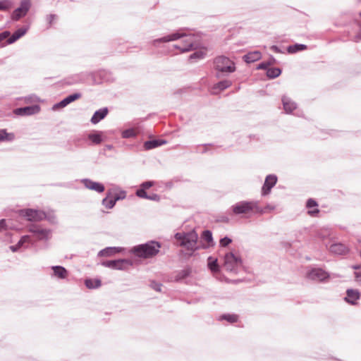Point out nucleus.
<instances>
[{
    "mask_svg": "<svg viewBox=\"0 0 361 361\" xmlns=\"http://www.w3.org/2000/svg\"><path fill=\"white\" fill-rule=\"evenodd\" d=\"M180 37L183 38L180 42L181 44L176 45V47L180 49L181 51H188L197 49L200 45L199 37L195 35H180L179 33H174L159 39V41L166 42L176 40Z\"/></svg>",
    "mask_w": 361,
    "mask_h": 361,
    "instance_id": "obj_1",
    "label": "nucleus"
},
{
    "mask_svg": "<svg viewBox=\"0 0 361 361\" xmlns=\"http://www.w3.org/2000/svg\"><path fill=\"white\" fill-rule=\"evenodd\" d=\"M257 212H261L260 206L256 201H241L231 207V215L242 218H250Z\"/></svg>",
    "mask_w": 361,
    "mask_h": 361,
    "instance_id": "obj_2",
    "label": "nucleus"
},
{
    "mask_svg": "<svg viewBox=\"0 0 361 361\" xmlns=\"http://www.w3.org/2000/svg\"><path fill=\"white\" fill-rule=\"evenodd\" d=\"M160 247L159 243L150 242L134 247L133 252L139 257L149 258L156 255L159 252Z\"/></svg>",
    "mask_w": 361,
    "mask_h": 361,
    "instance_id": "obj_3",
    "label": "nucleus"
},
{
    "mask_svg": "<svg viewBox=\"0 0 361 361\" xmlns=\"http://www.w3.org/2000/svg\"><path fill=\"white\" fill-rule=\"evenodd\" d=\"M176 238L180 246L185 247L188 250H195L197 248V234L195 232L188 233H178L176 234Z\"/></svg>",
    "mask_w": 361,
    "mask_h": 361,
    "instance_id": "obj_4",
    "label": "nucleus"
},
{
    "mask_svg": "<svg viewBox=\"0 0 361 361\" xmlns=\"http://www.w3.org/2000/svg\"><path fill=\"white\" fill-rule=\"evenodd\" d=\"M215 68L223 73H232L235 71V65L228 58L219 56L214 60Z\"/></svg>",
    "mask_w": 361,
    "mask_h": 361,
    "instance_id": "obj_5",
    "label": "nucleus"
},
{
    "mask_svg": "<svg viewBox=\"0 0 361 361\" xmlns=\"http://www.w3.org/2000/svg\"><path fill=\"white\" fill-rule=\"evenodd\" d=\"M20 214L30 221H40L46 218V214L40 210L27 209L20 211Z\"/></svg>",
    "mask_w": 361,
    "mask_h": 361,
    "instance_id": "obj_6",
    "label": "nucleus"
},
{
    "mask_svg": "<svg viewBox=\"0 0 361 361\" xmlns=\"http://www.w3.org/2000/svg\"><path fill=\"white\" fill-rule=\"evenodd\" d=\"M240 264V258L235 255L233 252H228L225 255L224 267L227 270L232 271Z\"/></svg>",
    "mask_w": 361,
    "mask_h": 361,
    "instance_id": "obj_7",
    "label": "nucleus"
},
{
    "mask_svg": "<svg viewBox=\"0 0 361 361\" xmlns=\"http://www.w3.org/2000/svg\"><path fill=\"white\" fill-rule=\"evenodd\" d=\"M30 7V0H22L20 6L16 9L12 14V19L19 20L25 16Z\"/></svg>",
    "mask_w": 361,
    "mask_h": 361,
    "instance_id": "obj_8",
    "label": "nucleus"
},
{
    "mask_svg": "<svg viewBox=\"0 0 361 361\" xmlns=\"http://www.w3.org/2000/svg\"><path fill=\"white\" fill-rule=\"evenodd\" d=\"M28 230L33 233L38 240H47L50 237L51 232L49 230L44 229L38 226L32 225Z\"/></svg>",
    "mask_w": 361,
    "mask_h": 361,
    "instance_id": "obj_9",
    "label": "nucleus"
},
{
    "mask_svg": "<svg viewBox=\"0 0 361 361\" xmlns=\"http://www.w3.org/2000/svg\"><path fill=\"white\" fill-rule=\"evenodd\" d=\"M307 277L312 280L324 281L329 278L327 272L322 269H313L307 273Z\"/></svg>",
    "mask_w": 361,
    "mask_h": 361,
    "instance_id": "obj_10",
    "label": "nucleus"
},
{
    "mask_svg": "<svg viewBox=\"0 0 361 361\" xmlns=\"http://www.w3.org/2000/svg\"><path fill=\"white\" fill-rule=\"evenodd\" d=\"M277 177L274 175H269L267 176L264 185L262 189V195H267L271 191V189L276 185Z\"/></svg>",
    "mask_w": 361,
    "mask_h": 361,
    "instance_id": "obj_11",
    "label": "nucleus"
},
{
    "mask_svg": "<svg viewBox=\"0 0 361 361\" xmlns=\"http://www.w3.org/2000/svg\"><path fill=\"white\" fill-rule=\"evenodd\" d=\"M39 111L38 106H26L23 108H18L13 110V113L18 116H30L37 114Z\"/></svg>",
    "mask_w": 361,
    "mask_h": 361,
    "instance_id": "obj_12",
    "label": "nucleus"
},
{
    "mask_svg": "<svg viewBox=\"0 0 361 361\" xmlns=\"http://www.w3.org/2000/svg\"><path fill=\"white\" fill-rule=\"evenodd\" d=\"M306 207L307 208V214L311 216H317L319 213V209H318L317 202L313 199H309L306 204Z\"/></svg>",
    "mask_w": 361,
    "mask_h": 361,
    "instance_id": "obj_13",
    "label": "nucleus"
},
{
    "mask_svg": "<svg viewBox=\"0 0 361 361\" xmlns=\"http://www.w3.org/2000/svg\"><path fill=\"white\" fill-rule=\"evenodd\" d=\"M81 97H82V95L80 93H75V94H71L68 97H67L66 98H65L64 99H63L61 102H60L59 104H57L55 106V107H59V108L65 107L68 104L80 99Z\"/></svg>",
    "mask_w": 361,
    "mask_h": 361,
    "instance_id": "obj_14",
    "label": "nucleus"
},
{
    "mask_svg": "<svg viewBox=\"0 0 361 361\" xmlns=\"http://www.w3.org/2000/svg\"><path fill=\"white\" fill-rule=\"evenodd\" d=\"M329 250L331 252L337 255H345L348 252L347 246L342 243H335L330 246Z\"/></svg>",
    "mask_w": 361,
    "mask_h": 361,
    "instance_id": "obj_15",
    "label": "nucleus"
},
{
    "mask_svg": "<svg viewBox=\"0 0 361 361\" xmlns=\"http://www.w3.org/2000/svg\"><path fill=\"white\" fill-rule=\"evenodd\" d=\"M347 296L345 297V300L352 304L355 305L356 301L360 298V294L358 290L353 289H348L347 290Z\"/></svg>",
    "mask_w": 361,
    "mask_h": 361,
    "instance_id": "obj_16",
    "label": "nucleus"
},
{
    "mask_svg": "<svg viewBox=\"0 0 361 361\" xmlns=\"http://www.w3.org/2000/svg\"><path fill=\"white\" fill-rule=\"evenodd\" d=\"M108 114L107 108H104L97 111L91 118V122L94 124H97L101 120L104 118Z\"/></svg>",
    "mask_w": 361,
    "mask_h": 361,
    "instance_id": "obj_17",
    "label": "nucleus"
},
{
    "mask_svg": "<svg viewBox=\"0 0 361 361\" xmlns=\"http://www.w3.org/2000/svg\"><path fill=\"white\" fill-rule=\"evenodd\" d=\"M282 102L283 109L286 113H291L297 107L296 104L288 97H283L282 98Z\"/></svg>",
    "mask_w": 361,
    "mask_h": 361,
    "instance_id": "obj_18",
    "label": "nucleus"
},
{
    "mask_svg": "<svg viewBox=\"0 0 361 361\" xmlns=\"http://www.w3.org/2000/svg\"><path fill=\"white\" fill-rule=\"evenodd\" d=\"M231 85V82L229 80H224L215 85L212 89V93L214 94H219L221 91L226 89Z\"/></svg>",
    "mask_w": 361,
    "mask_h": 361,
    "instance_id": "obj_19",
    "label": "nucleus"
},
{
    "mask_svg": "<svg viewBox=\"0 0 361 361\" xmlns=\"http://www.w3.org/2000/svg\"><path fill=\"white\" fill-rule=\"evenodd\" d=\"M27 27H20L7 40L8 44H12L23 37L27 32Z\"/></svg>",
    "mask_w": 361,
    "mask_h": 361,
    "instance_id": "obj_20",
    "label": "nucleus"
},
{
    "mask_svg": "<svg viewBox=\"0 0 361 361\" xmlns=\"http://www.w3.org/2000/svg\"><path fill=\"white\" fill-rule=\"evenodd\" d=\"M137 196L140 198L148 199L154 201H159V196L157 194H152V195H148L146 190L142 188H140L136 192Z\"/></svg>",
    "mask_w": 361,
    "mask_h": 361,
    "instance_id": "obj_21",
    "label": "nucleus"
},
{
    "mask_svg": "<svg viewBox=\"0 0 361 361\" xmlns=\"http://www.w3.org/2000/svg\"><path fill=\"white\" fill-rule=\"evenodd\" d=\"M128 264V262L126 260H114L106 262L104 265L109 267L121 269Z\"/></svg>",
    "mask_w": 361,
    "mask_h": 361,
    "instance_id": "obj_22",
    "label": "nucleus"
},
{
    "mask_svg": "<svg viewBox=\"0 0 361 361\" xmlns=\"http://www.w3.org/2000/svg\"><path fill=\"white\" fill-rule=\"evenodd\" d=\"M85 185L87 188L97 191L99 192H102L104 190V185L99 183L93 182L91 180H85Z\"/></svg>",
    "mask_w": 361,
    "mask_h": 361,
    "instance_id": "obj_23",
    "label": "nucleus"
},
{
    "mask_svg": "<svg viewBox=\"0 0 361 361\" xmlns=\"http://www.w3.org/2000/svg\"><path fill=\"white\" fill-rule=\"evenodd\" d=\"M243 58L247 63H252L260 59L261 53L258 51H252L245 55Z\"/></svg>",
    "mask_w": 361,
    "mask_h": 361,
    "instance_id": "obj_24",
    "label": "nucleus"
},
{
    "mask_svg": "<svg viewBox=\"0 0 361 361\" xmlns=\"http://www.w3.org/2000/svg\"><path fill=\"white\" fill-rule=\"evenodd\" d=\"M15 139V134L13 133H7L6 130H0V142H11Z\"/></svg>",
    "mask_w": 361,
    "mask_h": 361,
    "instance_id": "obj_25",
    "label": "nucleus"
},
{
    "mask_svg": "<svg viewBox=\"0 0 361 361\" xmlns=\"http://www.w3.org/2000/svg\"><path fill=\"white\" fill-rule=\"evenodd\" d=\"M54 275L59 279H66L68 276V271L66 269L60 266L53 267Z\"/></svg>",
    "mask_w": 361,
    "mask_h": 361,
    "instance_id": "obj_26",
    "label": "nucleus"
},
{
    "mask_svg": "<svg viewBox=\"0 0 361 361\" xmlns=\"http://www.w3.org/2000/svg\"><path fill=\"white\" fill-rule=\"evenodd\" d=\"M164 143H165V142L163 140H149V141H147L145 142L144 147L145 149H151L157 147L159 146H161Z\"/></svg>",
    "mask_w": 361,
    "mask_h": 361,
    "instance_id": "obj_27",
    "label": "nucleus"
},
{
    "mask_svg": "<svg viewBox=\"0 0 361 361\" xmlns=\"http://www.w3.org/2000/svg\"><path fill=\"white\" fill-rule=\"evenodd\" d=\"M85 283L88 288H96L101 286V281L98 279H89L85 280Z\"/></svg>",
    "mask_w": 361,
    "mask_h": 361,
    "instance_id": "obj_28",
    "label": "nucleus"
},
{
    "mask_svg": "<svg viewBox=\"0 0 361 361\" xmlns=\"http://www.w3.org/2000/svg\"><path fill=\"white\" fill-rule=\"evenodd\" d=\"M307 49V46L305 44H295L290 45L288 47L287 51L290 54H294L298 51H303Z\"/></svg>",
    "mask_w": 361,
    "mask_h": 361,
    "instance_id": "obj_29",
    "label": "nucleus"
},
{
    "mask_svg": "<svg viewBox=\"0 0 361 361\" xmlns=\"http://www.w3.org/2000/svg\"><path fill=\"white\" fill-rule=\"evenodd\" d=\"M102 133H91L88 135V139L95 145H99L102 142Z\"/></svg>",
    "mask_w": 361,
    "mask_h": 361,
    "instance_id": "obj_30",
    "label": "nucleus"
},
{
    "mask_svg": "<svg viewBox=\"0 0 361 361\" xmlns=\"http://www.w3.org/2000/svg\"><path fill=\"white\" fill-rule=\"evenodd\" d=\"M208 267L212 272H218L219 270L217 259L212 257L208 258Z\"/></svg>",
    "mask_w": 361,
    "mask_h": 361,
    "instance_id": "obj_31",
    "label": "nucleus"
},
{
    "mask_svg": "<svg viewBox=\"0 0 361 361\" xmlns=\"http://www.w3.org/2000/svg\"><path fill=\"white\" fill-rule=\"evenodd\" d=\"M116 202V200L114 197H106L102 201L103 204L108 209H111Z\"/></svg>",
    "mask_w": 361,
    "mask_h": 361,
    "instance_id": "obj_32",
    "label": "nucleus"
},
{
    "mask_svg": "<svg viewBox=\"0 0 361 361\" xmlns=\"http://www.w3.org/2000/svg\"><path fill=\"white\" fill-rule=\"evenodd\" d=\"M281 73L280 68H269L267 71V75L269 78H274L278 77Z\"/></svg>",
    "mask_w": 361,
    "mask_h": 361,
    "instance_id": "obj_33",
    "label": "nucleus"
},
{
    "mask_svg": "<svg viewBox=\"0 0 361 361\" xmlns=\"http://www.w3.org/2000/svg\"><path fill=\"white\" fill-rule=\"evenodd\" d=\"M12 7V3L9 0L0 1V11H6Z\"/></svg>",
    "mask_w": 361,
    "mask_h": 361,
    "instance_id": "obj_34",
    "label": "nucleus"
},
{
    "mask_svg": "<svg viewBox=\"0 0 361 361\" xmlns=\"http://www.w3.org/2000/svg\"><path fill=\"white\" fill-rule=\"evenodd\" d=\"M117 252H118V250L116 248L109 247V248L102 250L99 252V254L102 256H111Z\"/></svg>",
    "mask_w": 361,
    "mask_h": 361,
    "instance_id": "obj_35",
    "label": "nucleus"
},
{
    "mask_svg": "<svg viewBox=\"0 0 361 361\" xmlns=\"http://www.w3.org/2000/svg\"><path fill=\"white\" fill-rule=\"evenodd\" d=\"M222 319L228 321V322L233 324L235 323L238 320V316L236 314H225L222 316Z\"/></svg>",
    "mask_w": 361,
    "mask_h": 361,
    "instance_id": "obj_36",
    "label": "nucleus"
},
{
    "mask_svg": "<svg viewBox=\"0 0 361 361\" xmlns=\"http://www.w3.org/2000/svg\"><path fill=\"white\" fill-rule=\"evenodd\" d=\"M274 209H275L274 206H272L270 204L267 205L264 208H262L260 207L261 212H257V214H262L264 213H269V212H271V211H273Z\"/></svg>",
    "mask_w": 361,
    "mask_h": 361,
    "instance_id": "obj_37",
    "label": "nucleus"
},
{
    "mask_svg": "<svg viewBox=\"0 0 361 361\" xmlns=\"http://www.w3.org/2000/svg\"><path fill=\"white\" fill-rule=\"evenodd\" d=\"M205 50H200L199 51H196L190 56V59H202L205 55Z\"/></svg>",
    "mask_w": 361,
    "mask_h": 361,
    "instance_id": "obj_38",
    "label": "nucleus"
},
{
    "mask_svg": "<svg viewBox=\"0 0 361 361\" xmlns=\"http://www.w3.org/2000/svg\"><path fill=\"white\" fill-rule=\"evenodd\" d=\"M203 238H204V240L207 242V243H209L210 241H212V233L209 231H205L203 232Z\"/></svg>",
    "mask_w": 361,
    "mask_h": 361,
    "instance_id": "obj_39",
    "label": "nucleus"
},
{
    "mask_svg": "<svg viewBox=\"0 0 361 361\" xmlns=\"http://www.w3.org/2000/svg\"><path fill=\"white\" fill-rule=\"evenodd\" d=\"M30 241V236L29 235H24L23 236L20 240L18 243V247H20L25 243Z\"/></svg>",
    "mask_w": 361,
    "mask_h": 361,
    "instance_id": "obj_40",
    "label": "nucleus"
},
{
    "mask_svg": "<svg viewBox=\"0 0 361 361\" xmlns=\"http://www.w3.org/2000/svg\"><path fill=\"white\" fill-rule=\"evenodd\" d=\"M114 197H115L116 201L118 200H123V199H124L126 197V192L120 191L118 192H116L114 195Z\"/></svg>",
    "mask_w": 361,
    "mask_h": 361,
    "instance_id": "obj_41",
    "label": "nucleus"
},
{
    "mask_svg": "<svg viewBox=\"0 0 361 361\" xmlns=\"http://www.w3.org/2000/svg\"><path fill=\"white\" fill-rule=\"evenodd\" d=\"M154 185V183L152 181H146L141 184L140 188L144 190H147L151 188Z\"/></svg>",
    "mask_w": 361,
    "mask_h": 361,
    "instance_id": "obj_42",
    "label": "nucleus"
},
{
    "mask_svg": "<svg viewBox=\"0 0 361 361\" xmlns=\"http://www.w3.org/2000/svg\"><path fill=\"white\" fill-rule=\"evenodd\" d=\"M231 243V240L227 237L222 238L220 240V245L222 247H226Z\"/></svg>",
    "mask_w": 361,
    "mask_h": 361,
    "instance_id": "obj_43",
    "label": "nucleus"
},
{
    "mask_svg": "<svg viewBox=\"0 0 361 361\" xmlns=\"http://www.w3.org/2000/svg\"><path fill=\"white\" fill-rule=\"evenodd\" d=\"M56 16L55 15H53V14H50L49 16H47V23L51 25L53 22L56 20Z\"/></svg>",
    "mask_w": 361,
    "mask_h": 361,
    "instance_id": "obj_44",
    "label": "nucleus"
},
{
    "mask_svg": "<svg viewBox=\"0 0 361 361\" xmlns=\"http://www.w3.org/2000/svg\"><path fill=\"white\" fill-rule=\"evenodd\" d=\"M10 37V32L8 31H5L1 33H0V42L3 41L4 39L6 38H9Z\"/></svg>",
    "mask_w": 361,
    "mask_h": 361,
    "instance_id": "obj_45",
    "label": "nucleus"
},
{
    "mask_svg": "<svg viewBox=\"0 0 361 361\" xmlns=\"http://www.w3.org/2000/svg\"><path fill=\"white\" fill-rule=\"evenodd\" d=\"M6 230V221L4 219H1L0 221V232Z\"/></svg>",
    "mask_w": 361,
    "mask_h": 361,
    "instance_id": "obj_46",
    "label": "nucleus"
},
{
    "mask_svg": "<svg viewBox=\"0 0 361 361\" xmlns=\"http://www.w3.org/2000/svg\"><path fill=\"white\" fill-rule=\"evenodd\" d=\"M356 281L361 284V269L355 273Z\"/></svg>",
    "mask_w": 361,
    "mask_h": 361,
    "instance_id": "obj_47",
    "label": "nucleus"
},
{
    "mask_svg": "<svg viewBox=\"0 0 361 361\" xmlns=\"http://www.w3.org/2000/svg\"><path fill=\"white\" fill-rule=\"evenodd\" d=\"M152 288L154 290H156L157 291H160L161 290V285L160 284L152 283Z\"/></svg>",
    "mask_w": 361,
    "mask_h": 361,
    "instance_id": "obj_48",
    "label": "nucleus"
},
{
    "mask_svg": "<svg viewBox=\"0 0 361 361\" xmlns=\"http://www.w3.org/2000/svg\"><path fill=\"white\" fill-rule=\"evenodd\" d=\"M20 247H18V244L16 245H12L10 247V249L13 252L17 251Z\"/></svg>",
    "mask_w": 361,
    "mask_h": 361,
    "instance_id": "obj_49",
    "label": "nucleus"
},
{
    "mask_svg": "<svg viewBox=\"0 0 361 361\" xmlns=\"http://www.w3.org/2000/svg\"><path fill=\"white\" fill-rule=\"evenodd\" d=\"M259 68L260 69H266L267 68V65L264 63H262L261 64L259 65Z\"/></svg>",
    "mask_w": 361,
    "mask_h": 361,
    "instance_id": "obj_50",
    "label": "nucleus"
},
{
    "mask_svg": "<svg viewBox=\"0 0 361 361\" xmlns=\"http://www.w3.org/2000/svg\"><path fill=\"white\" fill-rule=\"evenodd\" d=\"M123 136H124V137H128V135H127V132H125V133H123Z\"/></svg>",
    "mask_w": 361,
    "mask_h": 361,
    "instance_id": "obj_51",
    "label": "nucleus"
}]
</instances>
